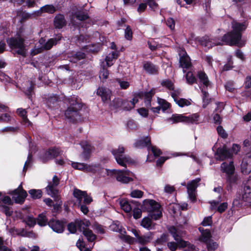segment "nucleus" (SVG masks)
Wrapping results in <instances>:
<instances>
[{"instance_id": "51", "label": "nucleus", "mask_w": 251, "mask_h": 251, "mask_svg": "<svg viewBox=\"0 0 251 251\" xmlns=\"http://www.w3.org/2000/svg\"><path fill=\"white\" fill-rule=\"evenodd\" d=\"M168 240V235L166 234H163L161 237L155 241V243L157 244H163Z\"/></svg>"}, {"instance_id": "30", "label": "nucleus", "mask_w": 251, "mask_h": 251, "mask_svg": "<svg viewBox=\"0 0 251 251\" xmlns=\"http://www.w3.org/2000/svg\"><path fill=\"white\" fill-rule=\"evenodd\" d=\"M221 168L223 172L228 175H232L235 170L233 161H230L228 164L226 162L223 163L221 164Z\"/></svg>"}, {"instance_id": "27", "label": "nucleus", "mask_w": 251, "mask_h": 251, "mask_svg": "<svg viewBox=\"0 0 251 251\" xmlns=\"http://www.w3.org/2000/svg\"><path fill=\"white\" fill-rule=\"evenodd\" d=\"M97 94L101 97L103 101H106L110 99L111 91L108 89L101 87L98 89Z\"/></svg>"}, {"instance_id": "37", "label": "nucleus", "mask_w": 251, "mask_h": 251, "mask_svg": "<svg viewBox=\"0 0 251 251\" xmlns=\"http://www.w3.org/2000/svg\"><path fill=\"white\" fill-rule=\"evenodd\" d=\"M153 234L152 233H149V234L144 236H139L137 239L138 242L142 244H145L150 242L152 239Z\"/></svg>"}, {"instance_id": "22", "label": "nucleus", "mask_w": 251, "mask_h": 251, "mask_svg": "<svg viewBox=\"0 0 251 251\" xmlns=\"http://www.w3.org/2000/svg\"><path fill=\"white\" fill-rule=\"evenodd\" d=\"M211 236L210 231L205 229V244L206 245L207 250L208 251H215L218 247V245L213 240L208 239Z\"/></svg>"}, {"instance_id": "29", "label": "nucleus", "mask_w": 251, "mask_h": 251, "mask_svg": "<svg viewBox=\"0 0 251 251\" xmlns=\"http://www.w3.org/2000/svg\"><path fill=\"white\" fill-rule=\"evenodd\" d=\"M86 192L82 191L77 189H75L73 192V195L74 198L76 199V201L75 202V205H79L81 203L82 200H83L84 197Z\"/></svg>"}, {"instance_id": "3", "label": "nucleus", "mask_w": 251, "mask_h": 251, "mask_svg": "<svg viewBox=\"0 0 251 251\" xmlns=\"http://www.w3.org/2000/svg\"><path fill=\"white\" fill-rule=\"evenodd\" d=\"M143 207L149 213L152 219L157 220L162 217L160 205L153 200H145L143 202Z\"/></svg>"}, {"instance_id": "52", "label": "nucleus", "mask_w": 251, "mask_h": 251, "mask_svg": "<svg viewBox=\"0 0 251 251\" xmlns=\"http://www.w3.org/2000/svg\"><path fill=\"white\" fill-rule=\"evenodd\" d=\"M125 38L128 40H131L132 38V32L129 26H127L125 31Z\"/></svg>"}, {"instance_id": "42", "label": "nucleus", "mask_w": 251, "mask_h": 251, "mask_svg": "<svg viewBox=\"0 0 251 251\" xmlns=\"http://www.w3.org/2000/svg\"><path fill=\"white\" fill-rule=\"evenodd\" d=\"M28 192L31 197L33 199H39L42 196V191L39 189H31Z\"/></svg>"}, {"instance_id": "53", "label": "nucleus", "mask_w": 251, "mask_h": 251, "mask_svg": "<svg viewBox=\"0 0 251 251\" xmlns=\"http://www.w3.org/2000/svg\"><path fill=\"white\" fill-rule=\"evenodd\" d=\"M138 113L139 114L144 117V118H147L148 116L149 115V111L148 109H146L144 107H142L140 108H139L137 110Z\"/></svg>"}, {"instance_id": "46", "label": "nucleus", "mask_w": 251, "mask_h": 251, "mask_svg": "<svg viewBox=\"0 0 251 251\" xmlns=\"http://www.w3.org/2000/svg\"><path fill=\"white\" fill-rule=\"evenodd\" d=\"M158 102L160 105V109L161 108L163 111H165L170 107V103L164 99H159Z\"/></svg>"}, {"instance_id": "24", "label": "nucleus", "mask_w": 251, "mask_h": 251, "mask_svg": "<svg viewBox=\"0 0 251 251\" xmlns=\"http://www.w3.org/2000/svg\"><path fill=\"white\" fill-rule=\"evenodd\" d=\"M242 198L244 201L251 203V179L248 180L244 187Z\"/></svg>"}, {"instance_id": "41", "label": "nucleus", "mask_w": 251, "mask_h": 251, "mask_svg": "<svg viewBox=\"0 0 251 251\" xmlns=\"http://www.w3.org/2000/svg\"><path fill=\"white\" fill-rule=\"evenodd\" d=\"M71 165L73 168L76 170L85 172L86 164L77 162H71Z\"/></svg>"}, {"instance_id": "17", "label": "nucleus", "mask_w": 251, "mask_h": 251, "mask_svg": "<svg viewBox=\"0 0 251 251\" xmlns=\"http://www.w3.org/2000/svg\"><path fill=\"white\" fill-rule=\"evenodd\" d=\"M180 93V90L179 89H177L176 90L171 92V96L176 103L181 107L190 105L192 102L191 99H186L183 98L178 99L177 98V96L179 95Z\"/></svg>"}, {"instance_id": "12", "label": "nucleus", "mask_w": 251, "mask_h": 251, "mask_svg": "<svg viewBox=\"0 0 251 251\" xmlns=\"http://www.w3.org/2000/svg\"><path fill=\"white\" fill-rule=\"evenodd\" d=\"M200 181V178H196L187 183V192L188 196V199L192 202H194L196 201V189L199 186Z\"/></svg>"}, {"instance_id": "40", "label": "nucleus", "mask_w": 251, "mask_h": 251, "mask_svg": "<svg viewBox=\"0 0 251 251\" xmlns=\"http://www.w3.org/2000/svg\"><path fill=\"white\" fill-rule=\"evenodd\" d=\"M60 151L58 149H52L46 152L45 155L48 159H50L59 155Z\"/></svg>"}, {"instance_id": "23", "label": "nucleus", "mask_w": 251, "mask_h": 251, "mask_svg": "<svg viewBox=\"0 0 251 251\" xmlns=\"http://www.w3.org/2000/svg\"><path fill=\"white\" fill-rule=\"evenodd\" d=\"M216 153L219 159L221 161L230 158L232 156V153L230 152V150L226 147L218 148Z\"/></svg>"}, {"instance_id": "36", "label": "nucleus", "mask_w": 251, "mask_h": 251, "mask_svg": "<svg viewBox=\"0 0 251 251\" xmlns=\"http://www.w3.org/2000/svg\"><path fill=\"white\" fill-rule=\"evenodd\" d=\"M117 56L118 53L116 51H113L110 53L105 59L106 66L107 67L111 66L113 65V60H115Z\"/></svg>"}, {"instance_id": "1", "label": "nucleus", "mask_w": 251, "mask_h": 251, "mask_svg": "<svg viewBox=\"0 0 251 251\" xmlns=\"http://www.w3.org/2000/svg\"><path fill=\"white\" fill-rule=\"evenodd\" d=\"M246 28L245 25L243 24L233 22L232 31L225 34L222 37V41L226 45L229 46H237L239 47L244 46L246 41L241 40V32L245 30Z\"/></svg>"}, {"instance_id": "60", "label": "nucleus", "mask_w": 251, "mask_h": 251, "mask_svg": "<svg viewBox=\"0 0 251 251\" xmlns=\"http://www.w3.org/2000/svg\"><path fill=\"white\" fill-rule=\"evenodd\" d=\"M109 75L108 72L106 69H105L103 67L101 70H100V78L106 79Z\"/></svg>"}, {"instance_id": "19", "label": "nucleus", "mask_w": 251, "mask_h": 251, "mask_svg": "<svg viewBox=\"0 0 251 251\" xmlns=\"http://www.w3.org/2000/svg\"><path fill=\"white\" fill-rule=\"evenodd\" d=\"M242 173L246 174L250 173L251 171V152L246 154L243 158L241 164Z\"/></svg>"}, {"instance_id": "50", "label": "nucleus", "mask_w": 251, "mask_h": 251, "mask_svg": "<svg viewBox=\"0 0 251 251\" xmlns=\"http://www.w3.org/2000/svg\"><path fill=\"white\" fill-rule=\"evenodd\" d=\"M76 246L80 251H91L88 248L85 247L83 241L79 239L76 242Z\"/></svg>"}, {"instance_id": "21", "label": "nucleus", "mask_w": 251, "mask_h": 251, "mask_svg": "<svg viewBox=\"0 0 251 251\" xmlns=\"http://www.w3.org/2000/svg\"><path fill=\"white\" fill-rule=\"evenodd\" d=\"M80 145L83 149L82 156L84 160H87L90 158V154L94 151V148L87 142H82Z\"/></svg>"}, {"instance_id": "7", "label": "nucleus", "mask_w": 251, "mask_h": 251, "mask_svg": "<svg viewBox=\"0 0 251 251\" xmlns=\"http://www.w3.org/2000/svg\"><path fill=\"white\" fill-rule=\"evenodd\" d=\"M61 39V36L58 35L57 38L55 39H50L47 42H46L45 40L43 38H41L39 43L40 45L39 48H35L31 51V54L32 55H35L36 54L40 53L43 50H49L50 49L53 45L56 44L57 41Z\"/></svg>"}, {"instance_id": "15", "label": "nucleus", "mask_w": 251, "mask_h": 251, "mask_svg": "<svg viewBox=\"0 0 251 251\" xmlns=\"http://www.w3.org/2000/svg\"><path fill=\"white\" fill-rule=\"evenodd\" d=\"M12 195V199L16 203H23L26 197L27 193L24 190L20 185L17 189H15L11 193Z\"/></svg>"}, {"instance_id": "2", "label": "nucleus", "mask_w": 251, "mask_h": 251, "mask_svg": "<svg viewBox=\"0 0 251 251\" xmlns=\"http://www.w3.org/2000/svg\"><path fill=\"white\" fill-rule=\"evenodd\" d=\"M168 229L174 240L176 241V243L169 242L167 243V247L171 251H176L177 247L186 248L185 251H195V248L193 245L179 239L185 234L183 231L173 226L168 227Z\"/></svg>"}, {"instance_id": "20", "label": "nucleus", "mask_w": 251, "mask_h": 251, "mask_svg": "<svg viewBox=\"0 0 251 251\" xmlns=\"http://www.w3.org/2000/svg\"><path fill=\"white\" fill-rule=\"evenodd\" d=\"M219 201H212L209 202L210 204V208L211 210H215L220 213L225 212L228 207V203L226 202H223L219 204Z\"/></svg>"}, {"instance_id": "64", "label": "nucleus", "mask_w": 251, "mask_h": 251, "mask_svg": "<svg viewBox=\"0 0 251 251\" xmlns=\"http://www.w3.org/2000/svg\"><path fill=\"white\" fill-rule=\"evenodd\" d=\"M108 169L102 168L100 167V169L99 172H98V175L101 177H106L108 176Z\"/></svg>"}, {"instance_id": "48", "label": "nucleus", "mask_w": 251, "mask_h": 251, "mask_svg": "<svg viewBox=\"0 0 251 251\" xmlns=\"http://www.w3.org/2000/svg\"><path fill=\"white\" fill-rule=\"evenodd\" d=\"M217 131L219 135L223 139H226L228 137V134L221 126H219L217 127Z\"/></svg>"}, {"instance_id": "58", "label": "nucleus", "mask_w": 251, "mask_h": 251, "mask_svg": "<svg viewBox=\"0 0 251 251\" xmlns=\"http://www.w3.org/2000/svg\"><path fill=\"white\" fill-rule=\"evenodd\" d=\"M93 228L98 233L102 234L104 233L105 230L104 228L101 226L99 225L98 223H95L93 226Z\"/></svg>"}, {"instance_id": "54", "label": "nucleus", "mask_w": 251, "mask_h": 251, "mask_svg": "<svg viewBox=\"0 0 251 251\" xmlns=\"http://www.w3.org/2000/svg\"><path fill=\"white\" fill-rule=\"evenodd\" d=\"M0 251H12V249L5 245L2 238H0Z\"/></svg>"}, {"instance_id": "59", "label": "nucleus", "mask_w": 251, "mask_h": 251, "mask_svg": "<svg viewBox=\"0 0 251 251\" xmlns=\"http://www.w3.org/2000/svg\"><path fill=\"white\" fill-rule=\"evenodd\" d=\"M241 201L239 198L234 199L233 202L231 209L234 210L235 208H238L241 206Z\"/></svg>"}, {"instance_id": "62", "label": "nucleus", "mask_w": 251, "mask_h": 251, "mask_svg": "<svg viewBox=\"0 0 251 251\" xmlns=\"http://www.w3.org/2000/svg\"><path fill=\"white\" fill-rule=\"evenodd\" d=\"M2 211L5 214L6 216H9L12 214V211L11 210L9 206L5 205H1Z\"/></svg>"}, {"instance_id": "6", "label": "nucleus", "mask_w": 251, "mask_h": 251, "mask_svg": "<svg viewBox=\"0 0 251 251\" xmlns=\"http://www.w3.org/2000/svg\"><path fill=\"white\" fill-rule=\"evenodd\" d=\"M7 42L11 49L15 50L17 53L23 56H25L27 50L25 48L22 38H11L8 39Z\"/></svg>"}, {"instance_id": "8", "label": "nucleus", "mask_w": 251, "mask_h": 251, "mask_svg": "<svg viewBox=\"0 0 251 251\" xmlns=\"http://www.w3.org/2000/svg\"><path fill=\"white\" fill-rule=\"evenodd\" d=\"M81 107V105L77 102L73 101L71 103L70 107L65 111V115L66 117L72 121H77L79 119V116L77 113V111Z\"/></svg>"}, {"instance_id": "45", "label": "nucleus", "mask_w": 251, "mask_h": 251, "mask_svg": "<svg viewBox=\"0 0 251 251\" xmlns=\"http://www.w3.org/2000/svg\"><path fill=\"white\" fill-rule=\"evenodd\" d=\"M34 15L33 13L31 14L25 12H19L17 15V18L21 22L29 18L31 15Z\"/></svg>"}, {"instance_id": "47", "label": "nucleus", "mask_w": 251, "mask_h": 251, "mask_svg": "<svg viewBox=\"0 0 251 251\" xmlns=\"http://www.w3.org/2000/svg\"><path fill=\"white\" fill-rule=\"evenodd\" d=\"M144 194V192L140 190L135 189L132 190L130 193V196L133 198H141Z\"/></svg>"}, {"instance_id": "34", "label": "nucleus", "mask_w": 251, "mask_h": 251, "mask_svg": "<svg viewBox=\"0 0 251 251\" xmlns=\"http://www.w3.org/2000/svg\"><path fill=\"white\" fill-rule=\"evenodd\" d=\"M66 24L63 15H57L54 20V25L56 28H61Z\"/></svg>"}, {"instance_id": "18", "label": "nucleus", "mask_w": 251, "mask_h": 251, "mask_svg": "<svg viewBox=\"0 0 251 251\" xmlns=\"http://www.w3.org/2000/svg\"><path fill=\"white\" fill-rule=\"evenodd\" d=\"M179 64L183 69L189 68L191 65L190 57L188 56L186 51L181 49L179 51Z\"/></svg>"}, {"instance_id": "55", "label": "nucleus", "mask_w": 251, "mask_h": 251, "mask_svg": "<svg viewBox=\"0 0 251 251\" xmlns=\"http://www.w3.org/2000/svg\"><path fill=\"white\" fill-rule=\"evenodd\" d=\"M166 23L167 25L169 27V28L171 30H174L175 27V20L173 18H168L167 20Z\"/></svg>"}, {"instance_id": "57", "label": "nucleus", "mask_w": 251, "mask_h": 251, "mask_svg": "<svg viewBox=\"0 0 251 251\" xmlns=\"http://www.w3.org/2000/svg\"><path fill=\"white\" fill-rule=\"evenodd\" d=\"M142 211L139 208H135L133 210V216L135 219H138L141 217Z\"/></svg>"}, {"instance_id": "56", "label": "nucleus", "mask_w": 251, "mask_h": 251, "mask_svg": "<svg viewBox=\"0 0 251 251\" xmlns=\"http://www.w3.org/2000/svg\"><path fill=\"white\" fill-rule=\"evenodd\" d=\"M25 223L28 226H33L36 224V220L32 216H29L26 218Z\"/></svg>"}, {"instance_id": "32", "label": "nucleus", "mask_w": 251, "mask_h": 251, "mask_svg": "<svg viewBox=\"0 0 251 251\" xmlns=\"http://www.w3.org/2000/svg\"><path fill=\"white\" fill-rule=\"evenodd\" d=\"M100 169V164H86L85 172L95 174L99 172Z\"/></svg>"}, {"instance_id": "4", "label": "nucleus", "mask_w": 251, "mask_h": 251, "mask_svg": "<svg viewBox=\"0 0 251 251\" xmlns=\"http://www.w3.org/2000/svg\"><path fill=\"white\" fill-rule=\"evenodd\" d=\"M199 116L198 114H194L189 116H185L181 114H175L166 121L169 124H173L179 122L196 124L199 121Z\"/></svg>"}, {"instance_id": "16", "label": "nucleus", "mask_w": 251, "mask_h": 251, "mask_svg": "<svg viewBox=\"0 0 251 251\" xmlns=\"http://www.w3.org/2000/svg\"><path fill=\"white\" fill-rule=\"evenodd\" d=\"M133 173L127 170H119L118 172V175L116 176V179L122 183H127L133 180Z\"/></svg>"}, {"instance_id": "25", "label": "nucleus", "mask_w": 251, "mask_h": 251, "mask_svg": "<svg viewBox=\"0 0 251 251\" xmlns=\"http://www.w3.org/2000/svg\"><path fill=\"white\" fill-rule=\"evenodd\" d=\"M9 232L12 236L20 235L24 237H32L33 236V233L31 232H27L23 228L16 229L14 227L11 228Z\"/></svg>"}, {"instance_id": "35", "label": "nucleus", "mask_w": 251, "mask_h": 251, "mask_svg": "<svg viewBox=\"0 0 251 251\" xmlns=\"http://www.w3.org/2000/svg\"><path fill=\"white\" fill-rule=\"evenodd\" d=\"M150 142V138L149 137H146L137 141L134 146L137 148H142L149 145Z\"/></svg>"}, {"instance_id": "11", "label": "nucleus", "mask_w": 251, "mask_h": 251, "mask_svg": "<svg viewBox=\"0 0 251 251\" xmlns=\"http://www.w3.org/2000/svg\"><path fill=\"white\" fill-rule=\"evenodd\" d=\"M110 229L113 231L120 232L121 234L120 238L128 243L130 244L133 242L134 239L133 238L128 235H125L126 231L118 221L113 222L110 226Z\"/></svg>"}, {"instance_id": "14", "label": "nucleus", "mask_w": 251, "mask_h": 251, "mask_svg": "<svg viewBox=\"0 0 251 251\" xmlns=\"http://www.w3.org/2000/svg\"><path fill=\"white\" fill-rule=\"evenodd\" d=\"M59 183V179L56 176H54L52 181L49 182L48 185L46 187V190L47 194L53 198L58 195V191L55 189Z\"/></svg>"}, {"instance_id": "33", "label": "nucleus", "mask_w": 251, "mask_h": 251, "mask_svg": "<svg viewBox=\"0 0 251 251\" xmlns=\"http://www.w3.org/2000/svg\"><path fill=\"white\" fill-rule=\"evenodd\" d=\"M17 113L22 118L23 123L26 126L31 125V122L27 118V112L25 109L23 108H18L17 110Z\"/></svg>"}, {"instance_id": "9", "label": "nucleus", "mask_w": 251, "mask_h": 251, "mask_svg": "<svg viewBox=\"0 0 251 251\" xmlns=\"http://www.w3.org/2000/svg\"><path fill=\"white\" fill-rule=\"evenodd\" d=\"M77 223L79 227V230L83 232V235L87 238L88 241L93 242L96 239V236L92 230L88 228L90 225L88 220L84 219L82 221H78Z\"/></svg>"}, {"instance_id": "13", "label": "nucleus", "mask_w": 251, "mask_h": 251, "mask_svg": "<svg viewBox=\"0 0 251 251\" xmlns=\"http://www.w3.org/2000/svg\"><path fill=\"white\" fill-rule=\"evenodd\" d=\"M114 101L117 103V104L114 105L116 108L122 107L124 110L128 111L134 107L135 104L138 102V99L137 97L135 96L132 100L130 101L115 99Z\"/></svg>"}, {"instance_id": "43", "label": "nucleus", "mask_w": 251, "mask_h": 251, "mask_svg": "<svg viewBox=\"0 0 251 251\" xmlns=\"http://www.w3.org/2000/svg\"><path fill=\"white\" fill-rule=\"evenodd\" d=\"M83 220H77L75 223H71L68 225V229L71 233H75L76 230L78 229L79 230V227L77 225V222L78 221H82Z\"/></svg>"}, {"instance_id": "39", "label": "nucleus", "mask_w": 251, "mask_h": 251, "mask_svg": "<svg viewBox=\"0 0 251 251\" xmlns=\"http://www.w3.org/2000/svg\"><path fill=\"white\" fill-rule=\"evenodd\" d=\"M143 67L146 71L150 74H153L157 71V68L150 62L145 63Z\"/></svg>"}, {"instance_id": "49", "label": "nucleus", "mask_w": 251, "mask_h": 251, "mask_svg": "<svg viewBox=\"0 0 251 251\" xmlns=\"http://www.w3.org/2000/svg\"><path fill=\"white\" fill-rule=\"evenodd\" d=\"M37 223L40 226H45L47 224V219L44 214H40L37 219Z\"/></svg>"}, {"instance_id": "28", "label": "nucleus", "mask_w": 251, "mask_h": 251, "mask_svg": "<svg viewBox=\"0 0 251 251\" xmlns=\"http://www.w3.org/2000/svg\"><path fill=\"white\" fill-rule=\"evenodd\" d=\"M55 11V8L52 5H46L40 8V9L34 11L33 14L35 16H38L41 15L42 13L47 12L48 13H53Z\"/></svg>"}, {"instance_id": "44", "label": "nucleus", "mask_w": 251, "mask_h": 251, "mask_svg": "<svg viewBox=\"0 0 251 251\" xmlns=\"http://www.w3.org/2000/svg\"><path fill=\"white\" fill-rule=\"evenodd\" d=\"M161 85L169 90L173 91L174 92L176 90H174V85L173 82L169 79H165L162 81Z\"/></svg>"}, {"instance_id": "31", "label": "nucleus", "mask_w": 251, "mask_h": 251, "mask_svg": "<svg viewBox=\"0 0 251 251\" xmlns=\"http://www.w3.org/2000/svg\"><path fill=\"white\" fill-rule=\"evenodd\" d=\"M155 225L152 222L151 219L148 217H144L141 222V226L148 230L154 229Z\"/></svg>"}, {"instance_id": "26", "label": "nucleus", "mask_w": 251, "mask_h": 251, "mask_svg": "<svg viewBox=\"0 0 251 251\" xmlns=\"http://www.w3.org/2000/svg\"><path fill=\"white\" fill-rule=\"evenodd\" d=\"M49 225L57 233H62L64 231V224L59 221L52 220L49 222Z\"/></svg>"}, {"instance_id": "38", "label": "nucleus", "mask_w": 251, "mask_h": 251, "mask_svg": "<svg viewBox=\"0 0 251 251\" xmlns=\"http://www.w3.org/2000/svg\"><path fill=\"white\" fill-rule=\"evenodd\" d=\"M121 208L126 213H129L131 211V207L129 202L126 199H121L119 201Z\"/></svg>"}, {"instance_id": "63", "label": "nucleus", "mask_w": 251, "mask_h": 251, "mask_svg": "<svg viewBox=\"0 0 251 251\" xmlns=\"http://www.w3.org/2000/svg\"><path fill=\"white\" fill-rule=\"evenodd\" d=\"M76 18L80 21H83L87 19L88 16L87 14L83 12H80L76 15Z\"/></svg>"}, {"instance_id": "10", "label": "nucleus", "mask_w": 251, "mask_h": 251, "mask_svg": "<svg viewBox=\"0 0 251 251\" xmlns=\"http://www.w3.org/2000/svg\"><path fill=\"white\" fill-rule=\"evenodd\" d=\"M186 79L187 82L189 84H192L195 82L198 83L200 89L203 92V87L204 86V73L203 70L198 72L197 78L194 76L192 72H188L186 75Z\"/></svg>"}, {"instance_id": "5", "label": "nucleus", "mask_w": 251, "mask_h": 251, "mask_svg": "<svg viewBox=\"0 0 251 251\" xmlns=\"http://www.w3.org/2000/svg\"><path fill=\"white\" fill-rule=\"evenodd\" d=\"M124 151L125 148L122 146H120L118 148L112 151V153L114 155L117 163L124 167H126L128 164H133L134 161L129 156L124 155Z\"/></svg>"}, {"instance_id": "61", "label": "nucleus", "mask_w": 251, "mask_h": 251, "mask_svg": "<svg viewBox=\"0 0 251 251\" xmlns=\"http://www.w3.org/2000/svg\"><path fill=\"white\" fill-rule=\"evenodd\" d=\"M11 120V117L8 113L2 114L0 116V121H1V122H8L10 121Z\"/></svg>"}]
</instances>
